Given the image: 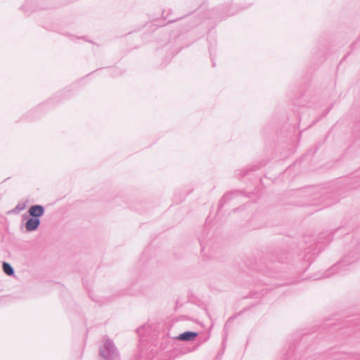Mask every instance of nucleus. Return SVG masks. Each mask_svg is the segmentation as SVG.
<instances>
[{
  "mask_svg": "<svg viewBox=\"0 0 360 360\" xmlns=\"http://www.w3.org/2000/svg\"><path fill=\"white\" fill-rule=\"evenodd\" d=\"M101 360H117L118 352L113 342L107 339L99 350Z\"/></svg>",
  "mask_w": 360,
  "mask_h": 360,
  "instance_id": "f257e3e1",
  "label": "nucleus"
},
{
  "mask_svg": "<svg viewBox=\"0 0 360 360\" xmlns=\"http://www.w3.org/2000/svg\"><path fill=\"white\" fill-rule=\"evenodd\" d=\"M29 214L34 218L41 217L44 213V208L41 205H33L29 209Z\"/></svg>",
  "mask_w": 360,
  "mask_h": 360,
  "instance_id": "f03ea898",
  "label": "nucleus"
},
{
  "mask_svg": "<svg viewBox=\"0 0 360 360\" xmlns=\"http://www.w3.org/2000/svg\"><path fill=\"white\" fill-rule=\"evenodd\" d=\"M40 224V220L37 218H30L25 223V228L28 231H33L37 229Z\"/></svg>",
  "mask_w": 360,
  "mask_h": 360,
  "instance_id": "7ed1b4c3",
  "label": "nucleus"
},
{
  "mask_svg": "<svg viewBox=\"0 0 360 360\" xmlns=\"http://www.w3.org/2000/svg\"><path fill=\"white\" fill-rule=\"evenodd\" d=\"M198 333L195 332L187 331L179 335L178 339L184 341H190L197 337Z\"/></svg>",
  "mask_w": 360,
  "mask_h": 360,
  "instance_id": "20e7f679",
  "label": "nucleus"
},
{
  "mask_svg": "<svg viewBox=\"0 0 360 360\" xmlns=\"http://www.w3.org/2000/svg\"><path fill=\"white\" fill-rule=\"evenodd\" d=\"M3 270L8 276H12L14 274L13 268L7 262L3 263Z\"/></svg>",
  "mask_w": 360,
  "mask_h": 360,
  "instance_id": "39448f33",
  "label": "nucleus"
},
{
  "mask_svg": "<svg viewBox=\"0 0 360 360\" xmlns=\"http://www.w3.org/2000/svg\"><path fill=\"white\" fill-rule=\"evenodd\" d=\"M25 207V204H22V205L19 204V205H18L16 206V209L18 210L19 211H21V210H24Z\"/></svg>",
  "mask_w": 360,
  "mask_h": 360,
  "instance_id": "423d86ee",
  "label": "nucleus"
}]
</instances>
